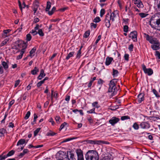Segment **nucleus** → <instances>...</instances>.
<instances>
[{
  "mask_svg": "<svg viewBox=\"0 0 160 160\" xmlns=\"http://www.w3.org/2000/svg\"><path fill=\"white\" fill-rule=\"evenodd\" d=\"M150 24L155 29L160 31V13H156L150 20Z\"/></svg>",
  "mask_w": 160,
  "mask_h": 160,
  "instance_id": "f257e3e1",
  "label": "nucleus"
},
{
  "mask_svg": "<svg viewBox=\"0 0 160 160\" xmlns=\"http://www.w3.org/2000/svg\"><path fill=\"white\" fill-rule=\"evenodd\" d=\"M146 39L149 42L153 44L152 45L151 48L154 50H157L160 48V42L155 38H153L152 36H150L148 34H144Z\"/></svg>",
  "mask_w": 160,
  "mask_h": 160,
  "instance_id": "f03ea898",
  "label": "nucleus"
},
{
  "mask_svg": "<svg viewBox=\"0 0 160 160\" xmlns=\"http://www.w3.org/2000/svg\"><path fill=\"white\" fill-rule=\"evenodd\" d=\"M86 160H98L99 156L98 152L95 150H89L86 154Z\"/></svg>",
  "mask_w": 160,
  "mask_h": 160,
  "instance_id": "7ed1b4c3",
  "label": "nucleus"
},
{
  "mask_svg": "<svg viewBox=\"0 0 160 160\" xmlns=\"http://www.w3.org/2000/svg\"><path fill=\"white\" fill-rule=\"evenodd\" d=\"M118 80L116 79H114L110 81L109 83V88L108 92H112L113 95L115 94L118 91L116 87Z\"/></svg>",
  "mask_w": 160,
  "mask_h": 160,
  "instance_id": "20e7f679",
  "label": "nucleus"
},
{
  "mask_svg": "<svg viewBox=\"0 0 160 160\" xmlns=\"http://www.w3.org/2000/svg\"><path fill=\"white\" fill-rule=\"evenodd\" d=\"M142 70L145 74H147L148 75L150 76L153 73L152 70L151 68H147L144 64L142 65Z\"/></svg>",
  "mask_w": 160,
  "mask_h": 160,
  "instance_id": "39448f33",
  "label": "nucleus"
},
{
  "mask_svg": "<svg viewBox=\"0 0 160 160\" xmlns=\"http://www.w3.org/2000/svg\"><path fill=\"white\" fill-rule=\"evenodd\" d=\"M141 128L143 129H148L150 127V125L148 122H142L140 124Z\"/></svg>",
  "mask_w": 160,
  "mask_h": 160,
  "instance_id": "423d86ee",
  "label": "nucleus"
},
{
  "mask_svg": "<svg viewBox=\"0 0 160 160\" xmlns=\"http://www.w3.org/2000/svg\"><path fill=\"white\" fill-rule=\"evenodd\" d=\"M76 152L78 156V160H84L82 151L80 149L76 150Z\"/></svg>",
  "mask_w": 160,
  "mask_h": 160,
  "instance_id": "0eeeda50",
  "label": "nucleus"
},
{
  "mask_svg": "<svg viewBox=\"0 0 160 160\" xmlns=\"http://www.w3.org/2000/svg\"><path fill=\"white\" fill-rule=\"evenodd\" d=\"M110 17L108 13L106 15L105 18L104 20V22L105 23V26L108 28H109L110 26V20L111 19L110 18Z\"/></svg>",
  "mask_w": 160,
  "mask_h": 160,
  "instance_id": "6e6552de",
  "label": "nucleus"
},
{
  "mask_svg": "<svg viewBox=\"0 0 160 160\" xmlns=\"http://www.w3.org/2000/svg\"><path fill=\"white\" fill-rule=\"evenodd\" d=\"M129 37L131 38L134 42H136L137 39V32L136 31H134L131 32L129 34Z\"/></svg>",
  "mask_w": 160,
  "mask_h": 160,
  "instance_id": "1a4fd4ad",
  "label": "nucleus"
},
{
  "mask_svg": "<svg viewBox=\"0 0 160 160\" xmlns=\"http://www.w3.org/2000/svg\"><path fill=\"white\" fill-rule=\"evenodd\" d=\"M132 2L138 8H142L144 7L143 5L141 0H133Z\"/></svg>",
  "mask_w": 160,
  "mask_h": 160,
  "instance_id": "9d476101",
  "label": "nucleus"
},
{
  "mask_svg": "<svg viewBox=\"0 0 160 160\" xmlns=\"http://www.w3.org/2000/svg\"><path fill=\"white\" fill-rule=\"evenodd\" d=\"M119 120V119L115 117H112L109 120V122L112 126H113L117 123Z\"/></svg>",
  "mask_w": 160,
  "mask_h": 160,
  "instance_id": "9b49d317",
  "label": "nucleus"
},
{
  "mask_svg": "<svg viewBox=\"0 0 160 160\" xmlns=\"http://www.w3.org/2000/svg\"><path fill=\"white\" fill-rule=\"evenodd\" d=\"M24 46H25V47L21 49L19 55L17 57V60L20 59L22 58L23 54L25 51V49L27 48V46L26 45H24Z\"/></svg>",
  "mask_w": 160,
  "mask_h": 160,
  "instance_id": "f8f14e48",
  "label": "nucleus"
},
{
  "mask_svg": "<svg viewBox=\"0 0 160 160\" xmlns=\"http://www.w3.org/2000/svg\"><path fill=\"white\" fill-rule=\"evenodd\" d=\"M144 94L143 93H140L138 96L137 100L138 103H140L144 100Z\"/></svg>",
  "mask_w": 160,
  "mask_h": 160,
  "instance_id": "ddd939ff",
  "label": "nucleus"
},
{
  "mask_svg": "<svg viewBox=\"0 0 160 160\" xmlns=\"http://www.w3.org/2000/svg\"><path fill=\"white\" fill-rule=\"evenodd\" d=\"M69 154L68 153V158H67V160H76V158L74 156V154L69 152Z\"/></svg>",
  "mask_w": 160,
  "mask_h": 160,
  "instance_id": "4468645a",
  "label": "nucleus"
},
{
  "mask_svg": "<svg viewBox=\"0 0 160 160\" xmlns=\"http://www.w3.org/2000/svg\"><path fill=\"white\" fill-rule=\"evenodd\" d=\"M113 60V58L112 57H107L106 58L105 62L106 66H108L111 64L112 61Z\"/></svg>",
  "mask_w": 160,
  "mask_h": 160,
  "instance_id": "2eb2a0df",
  "label": "nucleus"
},
{
  "mask_svg": "<svg viewBox=\"0 0 160 160\" xmlns=\"http://www.w3.org/2000/svg\"><path fill=\"white\" fill-rule=\"evenodd\" d=\"M45 74L44 73L43 70L41 69L40 71V74L38 77V79L39 80L42 79L45 76Z\"/></svg>",
  "mask_w": 160,
  "mask_h": 160,
  "instance_id": "dca6fc26",
  "label": "nucleus"
},
{
  "mask_svg": "<svg viewBox=\"0 0 160 160\" xmlns=\"http://www.w3.org/2000/svg\"><path fill=\"white\" fill-rule=\"evenodd\" d=\"M36 48L35 47L33 48L30 52L29 56L32 58L34 55V53L36 51Z\"/></svg>",
  "mask_w": 160,
  "mask_h": 160,
  "instance_id": "f3484780",
  "label": "nucleus"
},
{
  "mask_svg": "<svg viewBox=\"0 0 160 160\" xmlns=\"http://www.w3.org/2000/svg\"><path fill=\"white\" fill-rule=\"evenodd\" d=\"M102 160H113V159L111 155L109 154L104 157Z\"/></svg>",
  "mask_w": 160,
  "mask_h": 160,
  "instance_id": "a211bd4d",
  "label": "nucleus"
},
{
  "mask_svg": "<svg viewBox=\"0 0 160 160\" xmlns=\"http://www.w3.org/2000/svg\"><path fill=\"white\" fill-rule=\"evenodd\" d=\"M39 72V69L37 67H35L34 69L31 71V73L32 75H35Z\"/></svg>",
  "mask_w": 160,
  "mask_h": 160,
  "instance_id": "6ab92c4d",
  "label": "nucleus"
},
{
  "mask_svg": "<svg viewBox=\"0 0 160 160\" xmlns=\"http://www.w3.org/2000/svg\"><path fill=\"white\" fill-rule=\"evenodd\" d=\"M11 31V30L9 29L4 30L3 31V34L2 35V36L4 38L8 37V36L7 35V34L9 32Z\"/></svg>",
  "mask_w": 160,
  "mask_h": 160,
  "instance_id": "aec40b11",
  "label": "nucleus"
},
{
  "mask_svg": "<svg viewBox=\"0 0 160 160\" xmlns=\"http://www.w3.org/2000/svg\"><path fill=\"white\" fill-rule=\"evenodd\" d=\"M38 2H36L35 3H34L33 8V11H34V14H35V13L38 10Z\"/></svg>",
  "mask_w": 160,
  "mask_h": 160,
  "instance_id": "412c9836",
  "label": "nucleus"
},
{
  "mask_svg": "<svg viewBox=\"0 0 160 160\" xmlns=\"http://www.w3.org/2000/svg\"><path fill=\"white\" fill-rule=\"evenodd\" d=\"M82 48V47H81L80 49L78 50L76 56V58L79 59L81 57V56L82 55L81 51Z\"/></svg>",
  "mask_w": 160,
  "mask_h": 160,
  "instance_id": "4be33fe9",
  "label": "nucleus"
},
{
  "mask_svg": "<svg viewBox=\"0 0 160 160\" xmlns=\"http://www.w3.org/2000/svg\"><path fill=\"white\" fill-rule=\"evenodd\" d=\"M74 53V52H72L69 53L66 57V59L67 60H68L70 58L73 56Z\"/></svg>",
  "mask_w": 160,
  "mask_h": 160,
  "instance_id": "5701e85b",
  "label": "nucleus"
},
{
  "mask_svg": "<svg viewBox=\"0 0 160 160\" xmlns=\"http://www.w3.org/2000/svg\"><path fill=\"white\" fill-rule=\"evenodd\" d=\"M29 152L28 150L27 149H25L23 150L22 152L19 155V156L21 157H22L24 155L27 153Z\"/></svg>",
  "mask_w": 160,
  "mask_h": 160,
  "instance_id": "b1692460",
  "label": "nucleus"
},
{
  "mask_svg": "<svg viewBox=\"0 0 160 160\" xmlns=\"http://www.w3.org/2000/svg\"><path fill=\"white\" fill-rule=\"evenodd\" d=\"M6 132V130L4 128H1L0 129V137H2L3 136Z\"/></svg>",
  "mask_w": 160,
  "mask_h": 160,
  "instance_id": "393cba45",
  "label": "nucleus"
},
{
  "mask_svg": "<svg viewBox=\"0 0 160 160\" xmlns=\"http://www.w3.org/2000/svg\"><path fill=\"white\" fill-rule=\"evenodd\" d=\"M95 144H107V142L102 140H95Z\"/></svg>",
  "mask_w": 160,
  "mask_h": 160,
  "instance_id": "a878e982",
  "label": "nucleus"
},
{
  "mask_svg": "<svg viewBox=\"0 0 160 160\" xmlns=\"http://www.w3.org/2000/svg\"><path fill=\"white\" fill-rule=\"evenodd\" d=\"M25 143V140L24 139H21L19 140L17 143V145L19 146L20 145H23Z\"/></svg>",
  "mask_w": 160,
  "mask_h": 160,
  "instance_id": "bb28decb",
  "label": "nucleus"
},
{
  "mask_svg": "<svg viewBox=\"0 0 160 160\" xmlns=\"http://www.w3.org/2000/svg\"><path fill=\"white\" fill-rule=\"evenodd\" d=\"M110 19L113 22L114 21V18L116 17V15L114 12H113L111 13V15H109Z\"/></svg>",
  "mask_w": 160,
  "mask_h": 160,
  "instance_id": "cd10ccee",
  "label": "nucleus"
},
{
  "mask_svg": "<svg viewBox=\"0 0 160 160\" xmlns=\"http://www.w3.org/2000/svg\"><path fill=\"white\" fill-rule=\"evenodd\" d=\"M2 65L5 70L7 69L8 68V64L5 61H3L2 62Z\"/></svg>",
  "mask_w": 160,
  "mask_h": 160,
  "instance_id": "c85d7f7f",
  "label": "nucleus"
},
{
  "mask_svg": "<svg viewBox=\"0 0 160 160\" xmlns=\"http://www.w3.org/2000/svg\"><path fill=\"white\" fill-rule=\"evenodd\" d=\"M15 151L13 150H12L8 152L7 155H5L6 158H7L8 157H10L13 155L15 153Z\"/></svg>",
  "mask_w": 160,
  "mask_h": 160,
  "instance_id": "c756f323",
  "label": "nucleus"
},
{
  "mask_svg": "<svg viewBox=\"0 0 160 160\" xmlns=\"http://www.w3.org/2000/svg\"><path fill=\"white\" fill-rule=\"evenodd\" d=\"M51 3L49 2L48 1L47 2V7L46 8V11H48L51 8Z\"/></svg>",
  "mask_w": 160,
  "mask_h": 160,
  "instance_id": "7c9ffc66",
  "label": "nucleus"
},
{
  "mask_svg": "<svg viewBox=\"0 0 160 160\" xmlns=\"http://www.w3.org/2000/svg\"><path fill=\"white\" fill-rule=\"evenodd\" d=\"M156 5L157 8H156L157 11H160V0H156Z\"/></svg>",
  "mask_w": 160,
  "mask_h": 160,
  "instance_id": "2f4dec72",
  "label": "nucleus"
},
{
  "mask_svg": "<svg viewBox=\"0 0 160 160\" xmlns=\"http://www.w3.org/2000/svg\"><path fill=\"white\" fill-rule=\"evenodd\" d=\"M113 72L112 75L113 76V77H117L118 75V71L117 70H115L114 68L112 69Z\"/></svg>",
  "mask_w": 160,
  "mask_h": 160,
  "instance_id": "473e14b6",
  "label": "nucleus"
},
{
  "mask_svg": "<svg viewBox=\"0 0 160 160\" xmlns=\"http://www.w3.org/2000/svg\"><path fill=\"white\" fill-rule=\"evenodd\" d=\"M92 105L93 107L97 108H98L100 107V105L98 104V102L96 101L92 103Z\"/></svg>",
  "mask_w": 160,
  "mask_h": 160,
  "instance_id": "72a5a7b5",
  "label": "nucleus"
},
{
  "mask_svg": "<svg viewBox=\"0 0 160 160\" xmlns=\"http://www.w3.org/2000/svg\"><path fill=\"white\" fill-rule=\"evenodd\" d=\"M56 10V8L54 7H53L51 11H48V14L49 15H52L53 13H54V12Z\"/></svg>",
  "mask_w": 160,
  "mask_h": 160,
  "instance_id": "f704fd0d",
  "label": "nucleus"
},
{
  "mask_svg": "<svg viewBox=\"0 0 160 160\" xmlns=\"http://www.w3.org/2000/svg\"><path fill=\"white\" fill-rule=\"evenodd\" d=\"M9 40V39L8 38L5 39L1 43V44L0 45V46L2 47V46L5 45V44H6L7 42H8V41Z\"/></svg>",
  "mask_w": 160,
  "mask_h": 160,
  "instance_id": "c9c22d12",
  "label": "nucleus"
},
{
  "mask_svg": "<svg viewBox=\"0 0 160 160\" xmlns=\"http://www.w3.org/2000/svg\"><path fill=\"white\" fill-rule=\"evenodd\" d=\"M38 34L41 37H42L44 35V34L42 30L41 29H38Z\"/></svg>",
  "mask_w": 160,
  "mask_h": 160,
  "instance_id": "e433bc0d",
  "label": "nucleus"
},
{
  "mask_svg": "<svg viewBox=\"0 0 160 160\" xmlns=\"http://www.w3.org/2000/svg\"><path fill=\"white\" fill-rule=\"evenodd\" d=\"M101 21V19L99 17H96L93 20V22L97 23L98 22Z\"/></svg>",
  "mask_w": 160,
  "mask_h": 160,
  "instance_id": "4c0bfd02",
  "label": "nucleus"
},
{
  "mask_svg": "<svg viewBox=\"0 0 160 160\" xmlns=\"http://www.w3.org/2000/svg\"><path fill=\"white\" fill-rule=\"evenodd\" d=\"M90 35V31L89 30L86 31L83 35V37L85 38H87Z\"/></svg>",
  "mask_w": 160,
  "mask_h": 160,
  "instance_id": "58836bf2",
  "label": "nucleus"
},
{
  "mask_svg": "<svg viewBox=\"0 0 160 160\" xmlns=\"http://www.w3.org/2000/svg\"><path fill=\"white\" fill-rule=\"evenodd\" d=\"M41 129L40 128H37L34 132V136H36L38 133L39 132Z\"/></svg>",
  "mask_w": 160,
  "mask_h": 160,
  "instance_id": "ea45409f",
  "label": "nucleus"
},
{
  "mask_svg": "<svg viewBox=\"0 0 160 160\" xmlns=\"http://www.w3.org/2000/svg\"><path fill=\"white\" fill-rule=\"evenodd\" d=\"M139 15L141 18H144L147 17L148 16V14L144 13H139Z\"/></svg>",
  "mask_w": 160,
  "mask_h": 160,
  "instance_id": "a19ab883",
  "label": "nucleus"
},
{
  "mask_svg": "<svg viewBox=\"0 0 160 160\" xmlns=\"http://www.w3.org/2000/svg\"><path fill=\"white\" fill-rule=\"evenodd\" d=\"M67 124V123L65 122H64L63 123H62L60 126V127L59 128V130L61 131L62 129Z\"/></svg>",
  "mask_w": 160,
  "mask_h": 160,
  "instance_id": "79ce46f5",
  "label": "nucleus"
},
{
  "mask_svg": "<svg viewBox=\"0 0 160 160\" xmlns=\"http://www.w3.org/2000/svg\"><path fill=\"white\" fill-rule=\"evenodd\" d=\"M152 91L153 93L155 94L156 97H157L158 98L160 96L158 94V92L155 89H153L152 90Z\"/></svg>",
  "mask_w": 160,
  "mask_h": 160,
  "instance_id": "37998d69",
  "label": "nucleus"
},
{
  "mask_svg": "<svg viewBox=\"0 0 160 160\" xmlns=\"http://www.w3.org/2000/svg\"><path fill=\"white\" fill-rule=\"evenodd\" d=\"M31 114V113L30 111H28L27 112V113L25 115V116L24 117V118L25 119H27L29 117Z\"/></svg>",
  "mask_w": 160,
  "mask_h": 160,
  "instance_id": "c03bdc74",
  "label": "nucleus"
},
{
  "mask_svg": "<svg viewBox=\"0 0 160 160\" xmlns=\"http://www.w3.org/2000/svg\"><path fill=\"white\" fill-rule=\"evenodd\" d=\"M56 134V133L55 132L50 131V132H48L47 133V135L48 136H53L55 135Z\"/></svg>",
  "mask_w": 160,
  "mask_h": 160,
  "instance_id": "a18cd8bd",
  "label": "nucleus"
},
{
  "mask_svg": "<svg viewBox=\"0 0 160 160\" xmlns=\"http://www.w3.org/2000/svg\"><path fill=\"white\" fill-rule=\"evenodd\" d=\"M95 108H93L89 111H87V113H95Z\"/></svg>",
  "mask_w": 160,
  "mask_h": 160,
  "instance_id": "49530a36",
  "label": "nucleus"
},
{
  "mask_svg": "<svg viewBox=\"0 0 160 160\" xmlns=\"http://www.w3.org/2000/svg\"><path fill=\"white\" fill-rule=\"evenodd\" d=\"M105 10L104 9H102L100 12V16L101 17H102L103 15L105 14Z\"/></svg>",
  "mask_w": 160,
  "mask_h": 160,
  "instance_id": "de8ad7c7",
  "label": "nucleus"
},
{
  "mask_svg": "<svg viewBox=\"0 0 160 160\" xmlns=\"http://www.w3.org/2000/svg\"><path fill=\"white\" fill-rule=\"evenodd\" d=\"M130 118L128 116H122L121 117V119L122 120H124L126 119H128Z\"/></svg>",
  "mask_w": 160,
  "mask_h": 160,
  "instance_id": "09e8293b",
  "label": "nucleus"
},
{
  "mask_svg": "<svg viewBox=\"0 0 160 160\" xmlns=\"http://www.w3.org/2000/svg\"><path fill=\"white\" fill-rule=\"evenodd\" d=\"M128 27L127 25H125L123 27V31L127 32L128 31Z\"/></svg>",
  "mask_w": 160,
  "mask_h": 160,
  "instance_id": "8fccbe9b",
  "label": "nucleus"
},
{
  "mask_svg": "<svg viewBox=\"0 0 160 160\" xmlns=\"http://www.w3.org/2000/svg\"><path fill=\"white\" fill-rule=\"evenodd\" d=\"M133 127L134 129L138 130L139 128V126L136 123H135L133 125Z\"/></svg>",
  "mask_w": 160,
  "mask_h": 160,
  "instance_id": "3c124183",
  "label": "nucleus"
},
{
  "mask_svg": "<svg viewBox=\"0 0 160 160\" xmlns=\"http://www.w3.org/2000/svg\"><path fill=\"white\" fill-rule=\"evenodd\" d=\"M31 36L30 34H28L27 35L26 37V40L27 41H30L31 39Z\"/></svg>",
  "mask_w": 160,
  "mask_h": 160,
  "instance_id": "603ef678",
  "label": "nucleus"
},
{
  "mask_svg": "<svg viewBox=\"0 0 160 160\" xmlns=\"http://www.w3.org/2000/svg\"><path fill=\"white\" fill-rule=\"evenodd\" d=\"M44 83V81H43L42 80L41 81L38 83L37 85V86L38 87H40L42 85V84Z\"/></svg>",
  "mask_w": 160,
  "mask_h": 160,
  "instance_id": "864d4df0",
  "label": "nucleus"
},
{
  "mask_svg": "<svg viewBox=\"0 0 160 160\" xmlns=\"http://www.w3.org/2000/svg\"><path fill=\"white\" fill-rule=\"evenodd\" d=\"M28 93L27 92H25L22 96V98L24 100H25L26 99Z\"/></svg>",
  "mask_w": 160,
  "mask_h": 160,
  "instance_id": "5fc2aeb1",
  "label": "nucleus"
},
{
  "mask_svg": "<svg viewBox=\"0 0 160 160\" xmlns=\"http://www.w3.org/2000/svg\"><path fill=\"white\" fill-rule=\"evenodd\" d=\"M122 20L123 21V22L125 24H127L129 19L128 18H123Z\"/></svg>",
  "mask_w": 160,
  "mask_h": 160,
  "instance_id": "6e6d98bb",
  "label": "nucleus"
},
{
  "mask_svg": "<svg viewBox=\"0 0 160 160\" xmlns=\"http://www.w3.org/2000/svg\"><path fill=\"white\" fill-rule=\"evenodd\" d=\"M14 100H12L9 102V108H10L12 105L14 103Z\"/></svg>",
  "mask_w": 160,
  "mask_h": 160,
  "instance_id": "4d7b16f0",
  "label": "nucleus"
},
{
  "mask_svg": "<svg viewBox=\"0 0 160 160\" xmlns=\"http://www.w3.org/2000/svg\"><path fill=\"white\" fill-rule=\"evenodd\" d=\"M61 119L60 117L59 116H57L55 118V119L56 121L58 123H59L60 122L59 121L60 119Z\"/></svg>",
  "mask_w": 160,
  "mask_h": 160,
  "instance_id": "13d9d810",
  "label": "nucleus"
},
{
  "mask_svg": "<svg viewBox=\"0 0 160 160\" xmlns=\"http://www.w3.org/2000/svg\"><path fill=\"white\" fill-rule=\"evenodd\" d=\"M6 158L5 155H3V154H2L0 155V160H3L5 159Z\"/></svg>",
  "mask_w": 160,
  "mask_h": 160,
  "instance_id": "bf43d9fd",
  "label": "nucleus"
},
{
  "mask_svg": "<svg viewBox=\"0 0 160 160\" xmlns=\"http://www.w3.org/2000/svg\"><path fill=\"white\" fill-rule=\"evenodd\" d=\"M124 58L126 60L128 61L129 60V55L128 54H125L124 56Z\"/></svg>",
  "mask_w": 160,
  "mask_h": 160,
  "instance_id": "052dcab7",
  "label": "nucleus"
},
{
  "mask_svg": "<svg viewBox=\"0 0 160 160\" xmlns=\"http://www.w3.org/2000/svg\"><path fill=\"white\" fill-rule=\"evenodd\" d=\"M20 82V80H19L16 81L15 82L14 87H16L19 84Z\"/></svg>",
  "mask_w": 160,
  "mask_h": 160,
  "instance_id": "680f3d73",
  "label": "nucleus"
},
{
  "mask_svg": "<svg viewBox=\"0 0 160 160\" xmlns=\"http://www.w3.org/2000/svg\"><path fill=\"white\" fill-rule=\"evenodd\" d=\"M101 35H99L98 36V38L97 39V40L95 42V43L96 44H97L98 42L100 40V39L101 38Z\"/></svg>",
  "mask_w": 160,
  "mask_h": 160,
  "instance_id": "e2e57ef3",
  "label": "nucleus"
},
{
  "mask_svg": "<svg viewBox=\"0 0 160 160\" xmlns=\"http://www.w3.org/2000/svg\"><path fill=\"white\" fill-rule=\"evenodd\" d=\"M119 108V106L118 105H116L114 106H112L111 109L112 110H115L117 109H118Z\"/></svg>",
  "mask_w": 160,
  "mask_h": 160,
  "instance_id": "0e129e2a",
  "label": "nucleus"
},
{
  "mask_svg": "<svg viewBox=\"0 0 160 160\" xmlns=\"http://www.w3.org/2000/svg\"><path fill=\"white\" fill-rule=\"evenodd\" d=\"M155 55L156 56H157L159 59H160V53L158 51H156Z\"/></svg>",
  "mask_w": 160,
  "mask_h": 160,
  "instance_id": "69168bd1",
  "label": "nucleus"
},
{
  "mask_svg": "<svg viewBox=\"0 0 160 160\" xmlns=\"http://www.w3.org/2000/svg\"><path fill=\"white\" fill-rule=\"evenodd\" d=\"M133 47V45L132 44H131L129 45L128 49L130 51H132Z\"/></svg>",
  "mask_w": 160,
  "mask_h": 160,
  "instance_id": "338daca9",
  "label": "nucleus"
},
{
  "mask_svg": "<svg viewBox=\"0 0 160 160\" xmlns=\"http://www.w3.org/2000/svg\"><path fill=\"white\" fill-rule=\"evenodd\" d=\"M87 119L90 123H92L93 122V120L91 118V117H90L88 118Z\"/></svg>",
  "mask_w": 160,
  "mask_h": 160,
  "instance_id": "774afa93",
  "label": "nucleus"
}]
</instances>
